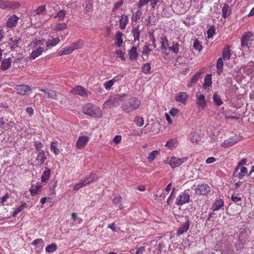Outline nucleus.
Here are the masks:
<instances>
[{
	"label": "nucleus",
	"instance_id": "obj_1",
	"mask_svg": "<svg viewBox=\"0 0 254 254\" xmlns=\"http://www.w3.org/2000/svg\"><path fill=\"white\" fill-rule=\"evenodd\" d=\"M44 41L41 40H33L28 46L29 50H31L29 58L30 60H35L40 56L45 51Z\"/></svg>",
	"mask_w": 254,
	"mask_h": 254
},
{
	"label": "nucleus",
	"instance_id": "obj_2",
	"mask_svg": "<svg viewBox=\"0 0 254 254\" xmlns=\"http://www.w3.org/2000/svg\"><path fill=\"white\" fill-rule=\"evenodd\" d=\"M127 95L125 93L114 94L105 101L103 104V109L118 107L120 103L125 100Z\"/></svg>",
	"mask_w": 254,
	"mask_h": 254
},
{
	"label": "nucleus",
	"instance_id": "obj_3",
	"mask_svg": "<svg viewBox=\"0 0 254 254\" xmlns=\"http://www.w3.org/2000/svg\"><path fill=\"white\" fill-rule=\"evenodd\" d=\"M140 104L141 102L139 99L132 97L129 99L127 102L124 103L121 106V109L124 112L129 113L137 109Z\"/></svg>",
	"mask_w": 254,
	"mask_h": 254
},
{
	"label": "nucleus",
	"instance_id": "obj_4",
	"mask_svg": "<svg viewBox=\"0 0 254 254\" xmlns=\"http://www.w3.org/2000/svg\"><path fill=\"white\" fill-rule=\"evenodd\" d=\"M83 112L92 117L99 118L102 115V111L98 107L90 103L86 104L83 106Z\"/></svg>",
	"mask_w": 254,
	"mask_h": 254
},
{
	"label": "nucleus",
	"instance_id": "obj_5",
	"mask_svg": "<svg viewBox=\"0 0 254 254\" xmlns=\"http://www.w3.org/2000/svg\"><path fill=\"white\" fill-rule=\"evenodd\" d=\"M254 40L253 35L251 32L245 33L241 38V46L244 49H249L250 47L254 46Z\"/></svg>",
	"mask_w": 254,
	"mask_h": 254
},
{
	"label": "nucleus",
	"instance_id": "obj_6",
	"mask_svg": "<svg viewBox=\"0 0 254 254\" xmlns=\"http://www.w3.org/2000/svg\"><path fill=\"white\" fill-rule=\"evenodd\" d=\"M187 159V157L179 158L176 157H172L171 158H168L164 162L165 164H169L172 168H175L180 166L183 163L186 162Z\"/></svg>",
	"mask_w": 254,
	"mask_h": 254
},
{
	"label": "nucleus",
	"instance_id": "obj_7",
	"mask_svg": "<svg viewBox=\"0 0 254 254\" xmlns=\"http://www.w3.org/2000/svg\"><path fill=\"white\" fill-rule=\"evenodd\" d=\"M14 89L17 94L23 96H28L32 92L31 87L27 85H16L14 86Z\"/></svg>",
	"mask_w": 254,
	"mask_h": 254
},
{
	"label": "nucleus",
	"instance_id": "obj_8",
	"mask_svg": "<svg viewBox=\"0 0 254 254\" xmlns=\"http://www.w3.org/2000/svg\"><path fill=\"white\" fill-rule=\"evenodd\" d=\"M190 200V195L184 191L181 192L177 196L176 200V204L178 206H182L183 204L188 203Z\"/></svg>",
	"mask_w": 254,
	"mask_h": 254
},
{
	"label": "nucleus",
	"instance_id": "obj_9",
	"mask_svg": "<svg viewBox=\"0 0 254 254\" xmlns=\"http://www.w3.org/2000/svg\"><path fill=\"white\" fill-rule=\"evenodd\" d=\"M71 93L82 97H87L91 94L90 91L80 85H78L74 88L71 91Z\"/></svg>",
	"mask_w": 254,
	"mask_h": 254
},
{
	"label": "nucleus",
	"instance_id": "obj_10",
	"mask_svg": "<svg viewBox=\"0 0 254 254\" xmlns=\"http://www.w3.org/2000/svg\"><path fill=\"white\" fill-rule=\"evenodd\" d=\"M210 192V188L206 184L198 185L195 192L198 195H206Z\"/></svg>",
	"mask_w": 254,
	"mask_h": 254
},
{
	"label": "nucleus",
	"instance_id": "obj_11",
	"mask_svg": "<svg viewBox=\"0 0 254 254\" xmlns=\"http://www.w3.org/2000/svg\"><path fill=\"white\" fill-rule=\"evenodd\" d=\"M248 173V169L246 167L238 165L234 170L233 176L242 179Z\"/></svg>",
	"mask_w": 254,
	"mask_h": 254
},
{
	"label": "nucleus",
	"instance_id": "obj_12",
	"mask_svg": "<svg viewBox=\"0 0 254 254\" xmlns=\"http://www.w3.org/2000/svg\"><path fill=\"white\" fill-rule=\"evenodd\" d=\"M239 137L237 135H234L225 140L222 144L221 146L224 148H227L234 145L239 141Z\"/></svg>",
	"mask_w": 254,
	"mask_h": 254
},
{
	"label": "nucleus",
	"instance_id": "obj_13",
	"mask_svg": "<svg viewBox=\"0 0 254 254\" xmlns=\"http://www.w3.org/2000/svg\"><path fill=\"white\" fill-rule=\"evenodd\" d=\"M89 140V138L87 136L83 135L79 136L76 142V147L79 149L83 148L86 145Z\"/></svg>",
	"mask_w": 254,
	"mask_h": 254
},
{
	"label": "nucleus",
	"instance_id": "obj_14",
	"mask_svg": "<svg viewBox=\"0 0 254 254\" xmlns=\"http://www.w3.org/2000/svg\"><path fill=\"white\" fill-rule=\"evenodd\" d=\"M190 222L189 219L187 218H185V221L181 224L180 227L177 232V235L180 236L184 233L186 232L189 229Z\"/></svg>",
	"mask_w": 254,
	"mask_h": 254
},
{
	"label": "nucleus",
	"instance_id": "obj_15",
	"mask_svg": "<svg viewBox=\"0 0 254 254\" xmlns=\"http://www.w3.org/2000/svg\"><path fill=\"white\" fill-rule=\"evenodd\" d=\"M19 5V4L12 1H3L0 0V8L2 9H5L7 8H13L17 7Z\"/></svg>",
	"mask_w": 254,
	"mask_h": 254
},
{
	"label": "nucleus",
	"instance_id": "obj_16",
	"mask_svg": "<svg viewBox=\"0 0 254 254\" xmlns=\"http://www.w3.org/2000/svg\"><path fill=\"white\" fill-rule=\"evenodd\" d=\"M196 105L199 110L204 109L206 106V102L204 95H196Z\"/></svg>",
	"mask_w": 254,
	"mask_h": 254
},
{
	"label": "nucleus",
	"instance_id": "obj_17",
	"mask_svg": "<svg viewBox=\"0 0 254 254\" xmlns=\"http://www.w3.org/2000/svg\"><path fill=\"white\" fill-rule=\"evenodd\" d=\"M19 18L15 14L10 16L6 21V26L9 28L15 27L17 22Z\"/></svg>",
	"mask_w": 254,
	"mask_h": 254
},
{
	"label": "nucleus",
	"instance_id": "obj_18",
	"mask_svg": "<svg viewBox=\"0 0 254 254\" xmlns=\"http://www.w3.org/2000/svg\"><path fill=\"white\" fill-rule=\"evenodd\" d=\"M98 177L95 174H90L88 176H86L84 179H81V181L82 182L83 185L86 186L90 184V183L95 182Z\"/></svg>",
	"mask_w": 254,
	"mask_h": 254
},
{
	"label": "nucleus",
	"instance_id": "obj_19",
	"mask_svg": "<svg viewBox=\"0 0 254 254\" xmlns=\"http://www.w3.org/2000/svg\"><path fill=\"white\" fill-rule=\"evenodd\" d=\"M60 42L59 37L54 38L52 36L50 37L46 42V46L47 48H51L56 46Z\"/></svg>",
	"mask_w": 254,
	"mask_h": 254
},
{
	"label": "nucleus",
	"instance_id": "obj_20",
	"mask_svg": "<svg viewBox=\"0 0 254 254\" xmlns=\"http://www.w3.org/2000/svg\"><path fill=\"white\" fill-rule=\"evenodd\" d=\"M231 56V50L229 46L226 45L225 46L222 52V60L224 61H228L229 60Z\"/></svg>",
	"mask_w": 254,
	"mask_h": 254
},
{
	"label": "nucleus",
	"instance_id": "obj_21",
	"mask_svg": "<svg viewBox=\"0 0 254 254\" xmlns=\"http://www.w3.org/2000/svg\"><path fill=\"white\" fill-rule=\"evenodd\" d=\"M120 80L121 79L119 78L118 76H116L110 80L105 81L103 84L104 87L107 90H109L115 82Z\"/></svg>",
	"mask_w": 254,
	"mask_h": 254
},
{
	"label": "nucleus",
	"instance_id": "obj_22",
	"mask_svg": "<svg viewBox=\"0 0 254 254\" xmlns=\"http://www.w3.org/2000/svg\"><path fill=\"white\" fill-rule=\"evenodd\" d=\"M12 63V59L8 58L4 59L1 62V69L2 70L8 69L11 66Z\"/></svg>",
	"mask_w": 254,
	"mask_h": 254
},
{
	"label": "nucleus",
	"instance_id": "obj_23",
	"mask_svg": "<svg viewBox=\"0 0 254 254\" xmlns=\"http://www.w3.org/2000/svg\"><path fill=\"white\" fill-rule=\"evenodd\" d=\"M123 34L118 31L115 35V44L118 47H120L123 43Z\"/></svg>",
	"mask_w": 254,
	"mask_h": 254
},
{
	"label": "nucleus",
	"instance_id": "obj_24",
	"mask_svg": "<svg viewBox=\"0 0 254 254\" xmlns=\"http://www.w3.org/2000/svg\"><path fill=\"white\" fill-rule=\"evenodd\" d=\"M224 205V201L221 199H217L212 205L211 209L213 211L220 209Z\"/></svg>",
	"mask_w": 254,
	"mask_h": 254
},
{
	"label": "nucleus",
	"instance_id": "obj_25",
	"mask_svg": "<svg viewBox=\"0 0 254 254\" xmlns=\"http://www.w3.org/2000/svg\"><path fill=\"white\" fill-rule=\"evenodd\" d=\"M201 73H202L201 71H198L196 73H195L194 75L192 76L190 81L188 83L187 87L189 88L193 86V85L198 80V79Z\"/></svg>",
	"mask_w": 254,
	"mask_h": 254
},
{
	"label": "nucleus",
	"instance_id": "obj_26",
	"mask_svg": "<svg viewBox=\"0 0 254 254\" xmlns=\"http://www.w3.org/2000/svg\"><path fill=\"white\" fill-rule=\"evenodd\" d=\"M46 159L47 156L44 151H41L38 152L36 158V160L37 161L38 164L39 165L43 164Z\"/></svg>",
	"mask_w": 254,
	"mask_h": 254
},
{
	"label": "nucleus",
	"instance_id": "obj_27",
	"mask_svg": "<svg viewBox=\"0 0 254 254\" xmlns=\"http://www.w3.org/2000/svg\"><path fill=\"white\" fill-rule=\"evenodd\" d=\"M222 17L224 18H227L231 13V8L228 4H225L222 7Z\"/></svg>",
	"mask_w": 254,
	"mask_h": 254
},
{
	"label": "nucleus",
	"instance_id": "obj_28",
	"mask_svg": "<svg viewBox=\"0 0 254 254\" xmlns=\"http://www.w3.org/2000/svg\"><path fill=\"white\" fill-rule=\"evenodd\" d=\"M188 97V94L186 92H180L175 97L176 101L184 103Z\"/></svg>",
	"mask_w": 254,
	"mask_h": 254
},
{
	"label": "nucleus",
	"instance_id": "obj_29",
	"mask_svg": "<svg viewBox=\"0 0 254 254\" xmlns=\"http://www.w3.org/2000/svg\"><path fill=\"white\" fill-rule=\"evenodd\" d=\"M73 51L71 45L62 48L58 53V55L62 56L71 54Z\"/></svg>",
	"mask_w": 254,
	"mask_h": 254
},
{
	"label": "nucleus",
	"instance_id": "obj_30",
	"mask_svg": "<svg viewBox=\"0 0 254 254\" xmlns=\"http://www.w3.org/2000/svg\"><path fill=\"white\" fill-rule=\"evenodd\" d=\"M39 91L44 92L47 95V97L52 99H56L57 97V93L56 91L49 89H39Z\"/></svg>",
	"mask_w": 254,
	"mask_h": 254
},
{
	"label": "nucleus",
	"instance_id": "obj_31",
	"mask_svg": "<svg viewBox=\"0 0 254 254\" xmlns=\"http://www.w3.org/2000/svg\"><path fill=\"white\" fill-rule=\"evenodd\" d=\"M42 186L40 184H37L36 185H32L29 190L32 195L37 194L38 193L40 192L42 190Z\"/></svg>",
	"mask_w": 254,
	"mask_h": 254
},
{
	"label": "nucleus",
	"instance_id": "obj_32",
	"mask_svg": "<svg viewBox=\"0 0 254 254\" xmlns=\"http://www.w3.org/2000/svg\"><path fill=\"white\" fill-rule=\"evenodd\" d=\"M120 27L121 29H125L128 22V17L123 14L121 16L120 19Z\"/></svg>",
	"mask_w": 254,
	"mask_h": 254
},
{
	"label": "nucleus",
	"instance_id": "obj_33",
	"mask_svg": "<svg viewBox=\"0 0 254 254\" xmlns=\"http://www.w3.org/2000/svg\"><path fill=\"white\" fill-rule=\"evenodd\" d=\"M212 78L211 74H208L206 75L204 78V83L203 85V88L206 89L211 86Z\"/></svg>",
	"mask_w": 254,
	"mask_h": 254
},
{
	"label": "nucleus",
	"instance_id": "obj_34",
	"mask_svg": "<svg viewBox=\"0 0 254 254\" xmlns=\"http://www.w3.org/2000/svg\"><path fill=\"white\" fill-rule=\"evenodd\" d=\"M51 170L49 168L46 167L41 176V181L42 182H47L49 180Z\"/></svg>",
	"mask_w": 254,
	"mask_h": 254
},
{
	"label": "nucleus",
	"instance_id": "obj_35",
	"mask_svg": "<svg viewBox=\"0 0 254 254\" xmlns=\"http://www.w3.org/2000/svg\"><path fill=\"white\" fill-rule=\"evenodd\" d=\"M177 140L176 139L172 138L167 141L165 146L170 150H173L176 147Z\"/></svg>",
	"mask_w": 254,
	"mask_h": 254
},
{
	"label": "nucleus",
	"instance_id": "obj_36",
	"mask_svg": "<svg viewBox=\"0 0 254 254\" xmlns=\"http://www.w3.org/2000/svg\"><path fill=\"white\" fill-rule=\"evenodd\" d=\"M21 41V38H12L9 40V44L12 49H15L18 46V44Z\"/></svg>",
	"mask_w": 254,
	"mask_h": 254
},
{
	"label": "nucleus",
	"instance_id": "obj_37",
	"mask_svg": "<svg viewBox=\"0 0 254 254\" xmlns=\"http://www.w3.org/2000/svg\"><path fill=\"white\" fill-rule=\"evenodd\" d=\"M160 151L159 150H153L151 152L147 158L148 161L150 163H152L156 158V156L159 155Z\"/></svg>",
	"mask_w": 254,
	"mask_h": 254
},
{
	"label": "nucleus",
	"instance_id": "obj_38",
	"mask_svg": "<svg viewBox=\"0 0 254 254\" xmlns=\"http://www.w3.org/2000/svg\"><path fill=\"white\" fill-rule=\"evenodd\" d=\"M32 244L36 247L38 246V247H39L41 249H43L45 246L43 240L41 238L34 240L32 242Z\"/></svg>",
	"mask_w": 254,
	"mask_h": 254
},
{
	"label": "nucleus",
	"instance_id": "obj_39",
	"mask_svg": "<svg viewBox=\"0 0 254 254\" xmlns=\"http://www.w3.org/2000/svg\"><path fill=\"white\" fill-rule=\"evenodd\" d=\"M129 58L131 60H135L137 56V49L136 47H133L129 52Z\"/></svg>",
	"mask_w": 254,
	"mask_h": 254
},
{
	"label": "nucleus",
	"instance_id": "obj_40",
	"mask_svg": "<svg viewBox=\"0 0 254 254\" xmlns=\"http://www.w3.org/2000/svg\"><path fill=\"white\" fill-rule=\"evenodd\" d=\"M84 42L82 40H79L77 42H73L71 45V46L73 49V50H78L79 49H80L83 46Z\"/></svg>",
	"mask_w": 254,
	"mask_h": 254
},
{
	"label": "nucleus",
	"instance_id": "obj_41",
	"mask_svg": "<svg viewBox=\"0 0 254 254\" xmlns=\"http://www.w3.org/2000/svg\"><path fill=\"white\" fill-rule=\"evenodd\" d=\"M173 45L169 47L170 51H172L173 53L177 54L179 51L180 45L178 43H173Z\"/></svg>",
	"mask_w": 254,
	"mask_h": 254
},
{
	"label": "nucleus",
	"instance_id": "obj_42",
	"mask_svg": "<svg viewBox=\"0 0 254 254\" xmlns=\"http://www.w3.org/2000/svg\"><path fill=\"white\" fill-rule=\"evenodd\" d=\"M57 249V245L55 243H52L46 247L45 251L48 253H52L55 252Z\"/></svg>",
	"mask_w": 254,
	"mask_h": 254
},
{
	"label": "nucleus",
	"instance_id": "obj_43",
	"mask_svg": "<svg viewBox=\"0 0 254 254\" xmlns=\"http://www.w3.org/2000/svg\"><path fill=\"white\" fill-rule=\"evenodd\" d=\"M45 5H41L33 11V14L34 16H36V15H41L45 11Z\"/></svg>",
	"mask_w": 254,
	"mask_h": 254
},
{
	"label": "nucleus",
	"instance_id": "obj_44",
	"mask_svg": "<svg viewBox=\"0 0 254 254\" xmlns=\"http://www.w3.org/2000/svg\"><path fill=\"white\" fill-rule=\"evenodd\" d=\"M161 43L162 50H166L167 48H169V45L166 37H164L161 38Z\"/></svg>",
	"mask_w": 254,
	"mask_h": 254
},
{
	"label": "nucleus",
	"instance_id": "obj_45",
	"mask_svg": "<svg viewBox=\"0 0 254 254\" xmlns=\"http://www.w3.org/2000/svg\"><path fill=\"white\" fill-rule=\"evenodd\" d=\"M27 206L26 203H23L21 205L18 206L17 208L15 209L12 214L13 217H15L16 215L21 212L23 209H24Z\"/></svg>",
	"mask_w": 254,
	"mask_h": 254
},
{
	"label": "nucleus",
	"instance_id": "obj_46",
	"mask_svg": "<svg viewBox=\"0 0 254 254\" xmlns=\"http://www.w3.org/2000/svg\"><path fill=\"white\" fill-rule=\"evenodd\" d=\"M57 142H52L51 144L50 149L55 155L60 153V151L57 147Z\"/></svg>",
	"mask_w": 254,
	"mask_h": 254
},
{
	"label": "nucleus",
	"instance_id": "obj_47",
	"mask_svg": "<svg viewBox=\"0 0 254 254\" xmlns=\"http://www.w3.org/2000/svg\"><path fill=\"white\" fill-rule=\"evenodd\" d=\"M66 14V11L65 10H60L55 16V18H58L59 21H61L64 19Z\"/></svg>",
	"mask_w": 254,
	"mask_h": 254
},
{
	"label": "nucleus",
	"instance_id": "obj_48",
	"mask_svg": "<svg viewBox=\"0 0 254 254\" xmlns=\"http://www.w3.org/2000/svg\"><path fill=\"white\" fill-rule=\"evenodd\" d=\"M223 66V63L222 58H219L218 60H217L216 64V67L217 68V73L218 74H220L221 72L222 71Z\"/></svg>",
	"mask_w": 254,
	"mask_h": 254
},
{
	"label": "nucleus",
	"instance_id": "obj_49",
	"mask_svg": "<svg viewBox=\"0 0 254 254\" xmlns=\"http://www.w3.org/2000/svg\"><path fill=\"white\" fill-rule=\"evenodd\" d=\"M151 69V65L149 63H145L141 67V71L144 74H147L149 73V71Z\"/></svg>",
	"mask_w": 254,
	"mask_h": 254
},
{
	"label": "nucleus",
	"instance_id": "obj_50",
	"mask_svg": "<svg viewBox=\"0 0 254 254\" xmlns=\"http://www.w3.org/2000/svg\"><path fill=\"white\" fill-rule=\"evenodd\" d=\"M213 99L214 103L217 106H220L223 103L220 96H219L216 93H214L213 95Z\"/></svg>",
	"mask_w": 254,
	"mask_h": 254
},
{
	"label": "nucleus",
	"instance_id": "obj_51",
	"mask_svg": "<svg viewBox=\"0 0 254 254\" xmlns=\"http://www.w3.org/2000/svg\"><path fill=\"white\" fill-rule=\"evenodd\" d=\"M242 196L239 193H235L232 194L231 199L234 202H238L242 200Z\"/></svg>",
	"mask_w": 254,
	"mask_h": 254
},
{
	"label": "nucleus",
	"instance_id": "obj_52",
	"mask_svg": "<svg viewBox=\"0 0 254 254\" xmlns=\"http://www.w3.org/2000/svg\"><path fill=\"white\" fill-rule=\"evenodd\" d=\"M193 47L195 50H197L198 52H200L202 48L201 43L197 39H195L194 40V42L193 43Z\"/></svg>",
	"mask_w": 254,
	"mask_h": 254
},
{
	"label": "nucleus",
	"instance_id": "obj_53",
	"mask_svg": "<svg viewBox=\"0 0 254 254\" xmlns=\"http://www.w3.org/2000/svg\"><path fill=\"white\" fill-rule=\"evenodd\" d=\"M134 122L138 127H142L144 125V120L142 117H136L134 119Z\"/></svg>",
	"mask_w": 254,
	"mask_h": 254
},
{
	"label": "nucleus",
	"instance_id": "obj_54",
	"mask_svg": "<svg viewBox=\"0 0 254 254\" xmlns=\"http://www.w3.org/2000/svg\"><path fill=\"white\" fill-rule=\"evenodd\" d=\"M67 27V25L65 23H59L58 24L54 30L57 31H60L65 29Z\"/></svg>",
	"mask_w": 254,
	"mask_h": 254
},
{
	"label": "nucleus",
	"instance_id": "obj_55",
	"mask_svg": "<svg viewBox=\"0 0 254 254\" xmlns=\"http://www.w3.org/2000/svg\"><path fill=\"white\" fill-rule=\"evenodd\" d=\"M132 33L134 37V41L138 40L139 38L140 33L137 27L132 30Z\"/></svg>",
	"mask_w": 254,
	"mask_h": 254
},
{
	"label": "nucleus",
	"instance_id": "obj_56",
	"mask_svg": "<svg viewBox=\"0 0 254 254\" xmlns=\"http://www.w3.org/2000/svg\"><path fill=\"white\" fill-rule=\"evenodd\" d=\"M215 32V29L214 27H211L207 31V37L210 38L213 36Z\"/></svg>",
	"mask_w": 254,
	"mask_h": 254
},
{
	"label": "nucleus",
	"instance_id": "obj_57",
	"mask_svg": "<svg viewBox=\"0 0 254 254\" xmlns=\"http://www.w3.org/2000/svg\"><path fill=\"white\" fill-rule=\"evenodd\" d=\"M150 51H151V49L149 48L147 45L145 44L142 49V54L144 55L148 56Z\"/></svg>",
	"mask_w": 254,
	"mask_h": 254
},
{
	"label": "nucleus",
	"instance_id": "obj_58",
	"mask_svg": "<svg viewBox=\"0 0 254 254\" xmlns=\"http://www.w3.org/2000/svg\"><path fill=\"white\" fill-rule=\"evenodd\" d=\"M151 0H139L138 2L137 6L138 7L141 8L147 4Z\"/></svg>",
	"mask_w": 254,
	"mask_h": 254
},
{
	"label": "nucleus",
	"instance_id": "obj_59",
	"mask_svg": "<svg viewBox=\"0 0 254 254\" xmlns=\"http://www.w3.org/2000/svg\"><path fill=\"white\" fill-rule=\"evenodd\" d=\"M116 54L117 58H120L122 61H125L124 53L120 50H117L116 51Z\"/></svg>",
	"mask_w": 254,
	"mask_h": 254
},
{
	"label": "nucleus",
	"instance_id": "obj_60",
	"mask_svg": "<svg viewBox=\"0 0 254 254\" xmlns=\"http://www.w3.org/2000/svg\"><path fill=\"white\" fill-rule=\"evenodd\" d=\"M142 14V12L138 10H137L135 13L134 15H132V19L134 20L135 21H136L138 19L140 18V17L141 16Z\"/></svg>",
	"mask_w": 254,
	"mask_h": 254
},
{
	"label": "nucleus",
	"instance_id": "obj_61",
	"mask_svg": "<svg viewBox=\"0 0 254 254\" xmlns=\"http://www.w3.org/2000/svg\"><path fill=\"white\" fill-rule=\"evenodd\" d=\"M124 3V0H121L114 3V6L113 8V11H116L119 7H120Z\"/></svg>",
	"mask_w": 254,
	"mask_h": 254
},
{
	"label": "nucleus",
	"instance_id": "obj_62",
	"mask_svg": "<svg viewBox=\"0 0 254 254\" xmlns=\"http://www.w3.org/2000/svg\"><path fill=\"white\" fill-rule=\"evenodd\" d=\"M8 126V124H6L5 122L4 119L3 117H1L0 118V130L4 128L6 126Z\"/></svg>",
	"mask_w": 254,
	"mask_h": 254
},
{
	"label": "nucleus",
	"instance_id": "obj_63",
	"mask_svg": "<svg viewBox=\"0 0 254 254\" xmlns=\"http://www.w3.org/2000/svg\"><path fill=\"white\" fill-rule=\"evenodd\" d=\"M35 149H36L37 151H38V152H39L41 151H42L41 150V148L43 147V144L41 142L36 141L35 142Z\"/></svg>",
	"mask_w": 254,
	"mask_h": 254
},
{
	"label": "nucleus",
	"instance_id": "obj_64",
	"mask_svg": "<svg viewBox=\"0 0 254 254\" xmlns=\"http://www.w3.org/2000/svg\"><path fill=\"white\" fill-rule=\"evenodd\" d=\"M83 186H84L83 185L82 182L80 180L78 183L73 186V189L74 190H77Z\"/></svg>",
	"mask_w": 254,
	"mask_h": 254
}]
</instances>
